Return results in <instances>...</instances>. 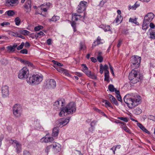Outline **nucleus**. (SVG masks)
I'll list each match as a JSON object with an SVG mask.
<instances>
[{
    "mask_svg": "<svg viewBox=\"0 0 155 155\" xmlns=\"http://www.w3.org/2000/svg\"><path fill=\"white\" fill-rule=\"evenodd\" d=\"M124 100L128 107L131 109L138 105L140 103L141 100L140 96L129 94L124 96Z\"/></svg>",
    "mask_w": 155,
    "mask_h": 155,
    "instance_id": "nucleus-1",
    "label": "nucleus"
},
{
    "mask_svg": "<svg viewBox=\"0 0 155 155\" xmlns=\"http://www.w3.org/2000/svg\"><path fill=\"white\" fill-rule=\"evenodd\" d=\"M43 76L40 74H35L29 77L26 80L28 83L31 85H35L39 84L42 81Z\"/></svg>",
    "mask_w": 155,
    "mask_h": 155,
    "instance_id": "nucleus-2",
    "label": "nucleus"
},
{
    "mask_svg": "<svg viewBox=\"0 0 155 155\" xmlns=\"http://www.w3.org/2000/svg\"><path fill=\"white\" fill-rule=\"evenodd\" d=\"M138 72L133 69L129 74V79L133 83H136L140 80V77Z\"/></svg>",
    "mask_w": 155,
    "mask_h": 155,
    "instance_id": "nucleus-3",
    "label": "nucleus"
},
{
    "mask_svg": "<svg viewBox=\"0 0 155 155\" xmlns=\"http://www.w3.org/2000/svg\"><path fill=\"white\" fill-rule=\"evenodd\" d=\"M29 69L26 67H24L19 71L18 78L22 79L25 78L27 79L28 78H29Z\"/></svg>",
    "mask_w": 155,
    "mask_h": 155,
    "instance_id": "nucleus-4",
    "label": "nucleus"
},
{
    "mask_svg": "<svg viewBox=\"0 0 155 155\" xmlns=\"http://www.w3.org/2000/svg\"><path fill=\"white\" fill-rule=\"evenodd\" d=\"M141 57L137 56H133L131 58V67L133 68H138L140 64Z\"/></svg>",
    "mask_w": 155,
    "mask_h": 155,
    "instance_id": "nucleus-5",
    "label": "nucleus"
},
{
    "mask_svg": "<svg viewBox=\"0 0 155 155\" xmlns=\"http://www.w3.org/2000/svg\"><path fill=\"white\" fill-rule=\"evenodd\" d=\"M22 109L19 104H15L13 107V112L14 115L16 117H20L22 113Z\"/></svg>",
    "mask_w": 155,
    "mask_h": 155,
    "instance_id": "nucleus-6",
    "label": "nucleus"
},
{
    "mask_svg": "<svg viewBox=\"0 0 155 155\" xmlns=\"http://www.w3.org/2000/svg\"><path fill=\"white\" fill-rule=\"evenodd\" d=\"M65 111L67 114H72L75 112L76 109L75 104L73 102L70 103L65 107Z\"/></svg>",
    "mask_w": 155,
    "mask_h": 155,
    "instance_id": "nucleus-7",
    "label": "nucleus"
},
{
    "mask_svg": "<svg viewBox=\"0 0 155 155\" xmlns=\"http://www.w3.org/2000/svg\"><path fill=\"white\" fill-rule=\"evenodd\" d=\"M64 101L62 99H58L53 104L54 108L57 110H60L64 105Z\"/></svg>",
    "mask_w": 155,
    "mask_h": 155,
    "instance_id": "nucleus-8",
    "label": "nucleus"
},
{
    "mask_svg": "<svg viewBox=\"0 0 155 155\" xmlns=\"http://www.w3.org/2000/svg\"><path fill=\"white\" fill-rule=\"evenodd\" d=\"M87 2L84 1H81L78 7L77 12L79 13H81L84 12L86 9Z\"/></svg>",
    "mask_w": 155,
    "mask_h": 155,
    "instance_id": "nucleus-9",
    "label": "nucleus"
},
{
    "mask_svg": "<svg viewBox=\"0 0 155 155\" xmlns=\"http://www.w3.org/2000/svg\"><path fill=\"white\" fill-rule=\"evenodd\" d=\"M11 143L15 147V146L16 151L17 153H19L21 152V145L18 142L15 140H10V143Z\"/></svg>",
    "mask_w": 155,
    "mask_h": 155,
    "instance_id": "nucleus-10",
    "label": "nucleus"
},
{
    "mask_svg": "<svg viewBox=\"0 0 155 155\" xmlns=\"http://www.w3.org/2000/svg\"><path fill=\"white\" fill-rule=\"evenodd\" d=\"M56 85L55 81L52 79H50L47 81L46 84V87L49 89L54 88Z\"/></svg>",
    "mask_w": 155,
    "mask_h": 155,
    "instance_id": "nucleus-11",
    "label": "nucleus"
},
{
    "mask_svg": "<svg viewBox=\"0 0 155 155\" xmlns=\"http://www.w3.org/2000/svg\"><path fill=\"white\" fill-rule=\"evenodd\" d=\"M53 150L55 153H58L60 152L61 149V145L59 143L54 142L52 144Z\"/></svg>",
    "mask_w": 155,
    "mask_h": 155,
    "instance_id": "nucleus-12",
    "label": "nucleus"
},
{
    "mask_svg": "<svg viewBox=\"0 0 155 155\" xmlns=\"http://www.w3.org/2000/svg\"><path fill=\"white\" fill-rule=\"evenodd\" d=\"M24 7L26 9L27 13H29L31 11V1L30 0H27L24 5Z\"/></svg>",
    "mask_w": 155,
    "mask_h": 155,
    "instance_id": "nucleus-13",
    "label": "nucleus"
},
{
    "mask_svg": "<svg viewBox=\"0 0 155 155\" xmlns=\"http://www.w3.org/2000/svg\"><path fill=\"white\" fill-rule=\"evenodd\" d=\"M154 17V15L152 13L150 12L147 14L144 17V20L148 22L151 21Z\"/></svg>",
    "mask_w": 155,
    "mask_h": 155,
    "instance_id": "nucleus-14",
    "label": "nucleus"
},
{
    "mask_svg": "<svg viewBox=\"0 0 155 155\" xmlns=\"http://www.w3.org/2000/svg\"><path fill=\"white\" fill-rule=\"evenodd\" d=\"M8 87L6 85H4L2 87V93L3 97L8 96Z\"/></svg>",
    "mask_w": 155,
    "mask_h": 155,
    "instance_id": "nucleus-15",
    "label": "nucleus"
},
{
    "mask_svg": "<svg viewBox=\"0 0 155 155\" xmlns=\"http://www.w3.org/2000/svg\"><path fill=\"white\" fill-rule=\"evenodd\" d=\"M69 121V119H61L59 120L58 125L60 127H63L67 124Z\"/></svg>",
    "mask_w": 155,
    "mask_h": 155,
    "instance_id": "nucleus-16",
    "label": "nucleus"
},
{
    "mask_svg": "<svg viewBox=\"0 0 155 155\" xmlns=\"http://www.w3.org/2000/svg\"><path fill=\"white\" fill-rule=\"evenodd\" d=\"M84 72L89 77L93 79H95L97 78L96 76L94 74L92 73L91 71L87 70L86 71H84Z\"/></svg>",
    "mask_w": 155,
    "mask_h": 155,
    "instance_id": "nucleus-17",
    "label": "nucleus"
},
{
    "mask_svg": "<svg viewBox=\"0 0 155 155\" xmlns=\"http://www.w3.org/2000/svg\"><path fill=\"white\" fill-rule=\"evenodd\" d=\"M99 27L103 29L105 31H109L110 33L112 32L111 31L110 28V27L109 25H101Z\"/></svg>",
    "mask_w": 155,
    "mask_h": 155,
    "instance_id": "nucleus-18",
    "label": "nucleus"
},
{
    "mask_svg": "<svg viewBox=\"0 0 155 155\" xmlns=\"http://www.w3.org/2000/svg\"><path fill=\"white\" fill-rule=\"evenodd\" d=\"M54 140L52 137H45L41 139V141L42 142L47 143L50 142H51Z\"/></svg>",
    "mask_w": 155,
    "mask_h": 155,
    "instance_id": "nucleus-19",
    "label": "nucleus"
},
{
    "mask_svg": "<svg viewBox=\"0 0 155 155\" xmlns=\"http://www.w3.org/2000/svg\"><path fill=\"white\" fill-rule=\"evenodd\" d=\"M20 61L25 65H27L32 68L34 67L33 64L32 63L26 60L21 59Z\"/></svg>",
    "mask_w": 155,
    "mask_h": 155,
    "instance_id": "nucleus-20",
    "label": "nucleus"
},
{
    "mask_svg": "<svg viewBox=\"0 0 155 155\" xmlns=\"http://www.w3.org/2000/svg\"><path fill=\"white\" fill-rule=\"evenodd\" d=\"M108 97L109 98L110 101L114 104H115L116 105H118V104L115 98L112 95L109 94Z\"/></svg>",
    "mask_w": 155,
    "mask_h": 155,
    "instance_id": "nucleus-21",
    "label": "nucleus"
},
{
    "mask_svg": "<svg viewBox=\"0 0 155 155\" xmlns=\"http://www.w3.org/2000/svg\"><path fill=\"white\" fill-rule=\"evenodd\" d=\"M73 19L78 21L79 19H80L82 18V16L76 13H73L72 15Z\"/></svg>",
    "mask_w": 155,
    "mask_h": 155,
    "instance_id": "nucleus-22",
    "label": "nucleus"
},
{
    "mask_svg": "<svg viewBox=\"0 0 155 155\" xmlns=\"http://www.w3.org/2000/svg\"><path fill=\"white\" fill-rule=\"evenodd\" d=\"M101 38L99 36H98L97 38V40L94 42L93 44L92 45V47L93 48H94L96 45H98L102 43H101Z\"/></svg>",
    "mask_w": 155,
    "mask_h": 155,
    "instance_id": "nucleus-23",
    "label": "nucleus"
},
{
    "mask_svg": "<svg viewBox=\"0 0 155 155\" xmlns=\"http://www.w3.org/2000/svg\"><path fill=\"white\" fill-rule=\"evenodd\" d=\"M59 133V129L58 127H55L53 130L52 135L54 137H57Z\"/></svg>",
    "mask_w": 155,
    "mask_h": 155,
    "instance_id": "nucleus-24",
    "label": "nucleus"
},
{
    "mask_svg": "<svg viewBox=\"0 0 155 155\" xmlns=\"http://www.w3.org/2000/svg\"><path fill=\"white\" fill-rule=\"evenodd\" d=\"M137 125L142 130L145 132L146 133L149 134V132L146 129L145 127L140 123H137Z\"/></svg>",
    "mask_w": 155,
    "mask_h": 155,
    "instance_id": "nucleus-25",
    "label": "nucleus"
},
{
    "mask_svg": "<svg viewBox=\"0 0 155 155\" xmlns=\"http://www.w3.org/2000/svg\"><path fill=\"white\" fill-rule=\"evenodd\" d=\"M150 38L153 39H155V28L153 29H149Z\"/></svg>",
    "mask_w": 155,
    "mask_h": 155,
    "instance_id": "nucleus-26",
    "label": "nucleus"
},
{
    "mask_svg": "<svg viewBox=\"0 0 155 155\" xmlns=\"http://www.w3.org/2000/svg\"><path fill=\"white\" fill-rule=\"evenodd\" d=\"M59 18L60 17L59 16L57 15H54L51 18L49 19H48V21L50 22L51 21L55 22L59 20Z\"/></svg>",
    "mask_w": 155,
    "mask_h": 155,
    "instance_id": "nucleus-27",
    "label": "nucleus"
},
{
    "mask_svg": "<svg viewBox=\"0 0 155 155\" xmlns=\"http://www.w3.org/2000/svg\"><path fill=\"white\" fill-rule=\"evenodd\" d=\"M96 121H94L91 122V127L89 129V131H91V132H92L94 130V126L96 124Z\"/></svg>",
    "mask_w": 155,
    "mask_h": 155,
    "instance_id": "nucleus-28",
    "label": "nucleus"
},
{
    "mask_svg": "<svg viewBox=\"0 0 155 155\" xmlns=\"http://www.w3.org/2000/svg\"><path fill=\"white\" fill-rule=\"evenodd\" d=\"M61 110L60 112V113H59V115L60 116L62 117L64 116H65L66 115H67V114H66V112L65 111V107L64 108H63V107L62 108V109H61Z\"/></svg>",
    "mask_w": 155,
    "mask_h": 155,
    "instance_id": "nucleus-29",
    "label": "nucleus"
},
{
    "mask_svg": "<svg viewBox=\"0 0 155 155\" xmlns=\"http://www.w3.org/2000/svg\"><path fill=\"white\" fill-rule=\"evenodd\" d=\"M103 102L104 103L106 107H110L111 108H113L111 104L107 100H104L103 101Z\"/></svg>",
    "mask_w": 155,
    "mask_h": 155,
    "instance_id": "nucleus-30",
    "label": "nucleus"
},
{
    "mask_svg": "<svg viewBox=\"0 0 155 155\" xmlns=\"http://www.w3.org/2000/svg\"><path fill=\"white\" fill-rule=\"evenodd\" d=\"M115 93L116 94V97L118 101L121 102L122 100L120 95V92L119 91H115Z\"/></svg>",
    "mask_w": 155,
    "mask_h": 155,
    "instance_id": "nucleus-31",
    "label": "nucleus"
},
{
    "mask_svg": "<svg viewBox=\"0 0 155 155\" xmlns=\"http://www.w3.org/2000/svg\"><path fill=\"white\" fill-rule=\"evenodd\" d=\"M10 6H16L18 3V0H10Z\"/></svg>",
    "mask_w": 155,
    "mask_h": 155,
    "instance_id": "nucleus-32",
    "label": "nucleus"
},
{
    "mask_svg": "<svg viewBox=\"0 0 155 155\" xmlns=\"http://www.w3.org/2000/svg\"><path fill=\"white\" fill-rule=\"evenodd\" d=\"M108 89L110 91L112 92H113L114 91L115 92V91H117L112 84H110L108 86Z\"/></svg>",
    "mask_w": 155,
    "mask_h": 155,
    "instance_id": "nucleus-33",
    "label": "nucleus"
},
{
    "mask_svg": "<svg viewBox=\"0 0 155 155\" xmlns=\"http://www.w3.org/2000/svg\"><path fill=\"white\" fill-rule=\"evenodd\" d=\"M54 67L55 68H56L58 71L61 73H63V71H64V69L62 68H61L60 67L54 66Z\"/></svg>",
    "mask_w": 155,
    "mask_h": 155,
    "instance_id": "nucleus-34",
    "label": "nucleus"
},
{
    "mask_svg": "<svg viewBox=\"0 0 155 155\" xmlns=\"http://www.w3.org/2000/svg\"><path fill=\"white\" fill-rule=\"evenodd\" d=\"M133 112L136 114H139L141 113L142 110L139 108L138 107L134 109Z\"/></svg>",
    "mask_w": 155,
    "mask_h": 155,
    "instance_id": "nucleus-35",
    "label": "nucleus"
},
{
    "mask_svg": "<svg viewBox=\"0 0 155 155\" xmlns=\"http://www.w3.org/2000/svg\"><path fill=\"white\" fill-rule=\"evenodd\" d=\"M146 22L147 21L144 20L142 26V28L143 30H146L148 28V25Z\"/></svg>",
    "mask_w": 155,
    "mask_h": 155,
    "instance_id": "nucleus-36",
    "label": "nucleus"
},
{
    "mask_svg": "<svg viewBox=\"0 0 155 155\" xmlns=\"http://www.w3.org/2000/svg\"><path fill=\"white\" fill-rule=\"evenodd\" d=\"M52 62L54 64V65H53L54 67V66H56L58 67H60L62 66L63 65L61 64L54 60H52Z\"/></svg>",
    "mask_w": 155,
    "mask_h": 155,
    "instance_id": "nucleus-37",
    "label": "nucleus"
},
{
    "mask_svg": "<svg viewBox=\"0 0 155 155\" xmlns=\"http://www.w3.org/2000/svg\"><path fill=\"white\" fill-rule=\"evenodd\" d=\"M86 49V47L85 43L81 42L80 43V50H84Z\"/></svg>",
    "mask_w": 155,
    "mask_h": 155,
    "instance_id": "nucleus-38",
    "label": "nucleus"
},
{
    "mask_svg": "<svg viewBox=\"0 0 155 155\" xmlns=\"http://www.w3.org/2000/svg\"><path fill=\"white\" fill-rule=\"evenodd\" d=\"M129 21L137 25H139V23L137 21V19L136 18L133 19L130 18L129 19Z\"/></svg>",
    "mask_w": 155,
    "mask_h": 155,
    "instance_id": "nucleus-39",
    "label": "nucleus"
},
{
    "mask_svg": "<svg viewBox=\"0 0 155 155\" xmlns=\"http://www.w3.org/2000/svg\"><path fill=\"white\" fill-rule=\"evenodd\" d=\"M71 25L74 29V31L75 32L76 31V23L74 21H72L71 22Z\"/></svg>",
    "mask_w": 155,
    "mask_h": 155,
    "instance_id": "nucleus-40",
    "label": "nucleus"
},
{
    "mask_svg": "<svg viewBox=\"0 0 155 155\" xmlns=\"http://www.w3.org/2000/svg\"><path fill=\"white\" fill-rule=\"evenodd\" d=\"M122 18L121 17V15H118L116 19V22L118 23L120 22L122 20Z\"/></svg>",
    "mask_w": 155,
    "mask_h": 155,
    "instance_id": "nucleus-41",
    "label": "nucleus"
},
{
    "mask_svg": "<svg viewBox=\"0 0 155 155\" xmlns=\"http://www.w3.org/2000/svg\"><path fill=\"white\" fill-rule=\"evenodd\" d=\"M20 32L24 35H28L30 33V32L26 30H21L20 31Z\"/></svg>",
    "mask_w": 155,
    "mask_h": 155,
    "instance_id": "nucleus-42",
    "label": "nucleus"
},
{
    "mask_svg": "<svg viewBox=\"0 0 155 155\" xmlns=\"http://www.w3.org/2000/svg\"><path fill=\"white\" fill-rule=\"evenodd\" d=\"M15 24L17 25H18L20 23L21 20L19 18L17 17L15 18Z\"/></svg>",
    "mask_w": 155,
    "mask_h": 155,
    "instance_id": "nucleus-43",
    "label": "nucleus"
},
{
    "mask_svg": "<svg viewBox=\"0 0 155 155\" xmlns=\"http://www.w3.org/2000/svg\"><path fill=\"white\" fill-rule=\"evenodd\" d=\"M120 148V145H118L116 147H113L111 149V150H113L114 153V154H115V151L116 150V148H117L118 149H119Z\"/></svg>",
    "mask_w": 155,
    "mask_h": 155,
    "instance_id": "nucleus-44",
    "label": "nucleus"
},
{
    "mask_svg": "<svg viewBox=\"0 0 155 155\" xmlns=\"http://www.w3.org/2000/svg\"><path fill=\"white\" fill-rule=\"evenodd\" d=\"M98 61L100 62H101L103 61V58L100 55H98L97 57Z\"/></svg>",
    "mask_w": 155,
    "mask_h": 155,
    "instance_id": "nucleus-45",
    "label": "nucleus"
},
{
    "mask_svg": "<svg viewBox=\"0 0 155 155\" xmlns=\"http://www.w3.org/2000/svg\"><path fill=\"white\" fill-rule=\"evenodd\" d=\"M24 45V42L21 43V44L19 46L17 47V49L18 50H19L22 49L23 48Z\"/></svg>",
    "mask_w": 155,
    "mask_h": 155,
    "instance_id": "nucleus-46",
    "label": "nucleus"
},
{
    "mask_svg": "<svg viewBox=\"0 0 155 155\" xmlns=\"http://www.w3.org/2000/svg\"><path fill=\"white\" fill-rule=\"evenodd\" d=\"M107 1V0H102L100 2V5L101 6H103L104 4Z\"/></svg>",
    "mask_w": 155,
    "mask_h": 155,
    "instance_id": "nucleus-47",
    "label": "nucleus"
},
{
    "mask_svg": "<svg viewBox=\"0 0 155 155\" xmlns=\"http://www.w3.org/2000/svg\"><path fill=\"white\" fill-rule=\"evenodd\" d=\"M100 72L101 74H102L103 73V70H104L103 69V65L101 64H100Z\"/></svg>",
    "mask_w": 155,
    "mask_h": 155,
    "instance_id": "nucleus-48",
    "label": "nucleus"
},
{
    "mask_svg": "<svg viewBox=\"0 0 155 155\" xmlns=\"http://www.w3.org/2000/svg\"><path fill=\"white\" fill-rule=\"evenodd\" d=\"M21 53L26 54L28 53V51L26 49H23L20 51Z\"/></svg>",
    "mask_w": 155,
    "mask_h": 155,
    "instance_id": "nucleus-49",
    "label": "nucleus"
},
{
    "mask_svg": "<svg viewBox=\"0 0 155 155\" xmlns=\"http://www.w3.org/2000/svg\"><path fill=\"white\" fill-rule=\"evenodd\" d=\"M44 33L42 31H40L39 32L37 33L35 35V36L36 37H38L39 36L43 35L44 34Z\"/></svg>",
    "mask_w": 155,
    "mask_h": 155,
    "instance_id": "nucleus-50",
    "label": "nucleus"
},
{
    "mask_svg": "<svg viewBox=\"0 0 155 155\" xmlns=\"http://www.w3.org/2000/svg\"><path fill=\"white\" fill-rule=\"evenodd\" d=\"M10 35L15 37H17L18 35V33L17 32H14L13 31H10Z\"/></svg>",
    "mask_w": 155,
    "mask_h": 155,
    "instance_id": "nucleus-51",
    "label": "nucleus"
},
{
    "mask_svg": "<svg viewBox=\"0 0 155 155\" xmlns=\"http://www.w3.org/2000/svg\"><path fill=\"white\" fill-rule=\"evenodd\" d=\"M109 74H104V80L107 81H109Z\"/></svg>",
    "mask_w": 155,
    "mask_h": 155,
    "instance_id": "nucleus-52",
    "label": "nucleus"
},
{
    "mask_svg": "<svg viewBox=\"0 0 155 155\" xmlns=\"http://www.w3.org/2000/svg\"><path fill=\"white\" fill-rule=\"evenodd\" d=\"M119 119L125 122H127L128 121V119L126 117H120L119 118Z\"/></svg>",
    "mask_w": 155,
    "mask_h": 155,
    "instance_id": "nucleus-53",
    "label": "nucleus"
},
{
    "mask_svg": "<svg viewBox=\"0 0 155 155\" xmlns=\"http://www.w3.org/2000/svg\"><path fill=\"white\" fill-rule=\"evenodd\" d=\"M149 26L151 28V29H154V28H155V25L152 22H151L150 23Z\"/></svg>",
    "mask_w": 155,
    "mask_h": 155,
    "instance_id": "nucleus-54",
    "label": "nucleus"
},
{
    "mask_svg": "<svg viewBox=\"0 0 155 155\" xmlns=\"http://www.w3.org/2000/svg\"><path fill=\"white\" fill-rule=\"evenodd\" d=\"M10 25V23L8 22H3L1 24V25L3 26L5 25Z\"/></svg>",
    "mask_w": 155,
    "mask_h": 155,
    "instance_id": "nucleus-55",
    "label": "nucleus"
},
{
    "mask_svg": "<svg viewBox=\"0 0 155 155\" xmlns=\"http://www.w3.org/2000/svg\"><path fill=\"white\" fill-rule=\"evenodd\" d=\"M64 71H63V73H64V74H65V75L68 76H70V74H69L68 71L64 69Z\"/></svg>",
    "mask_w": 155,
    "mask_h": 155,
    "instance_id": "nucleus-56",
    "label": "nucleus"
},
{
    "mask_svg": "<svg viewBox=\"0 0 155 155\" xmlns=\"http://www.w3.org/2000/svg\"><path fill=\"white\" fill-rule=\"evenodd\" d=\"M42 27V26H37L34 29L35 31H37L40 30Z\"/></svg>",
    "mask_w": 155,
    "mask_h": 155,
    "instance_id": "nucleus-57",
    "label": "nucleus"
},
{
    "mask_svg": "<svg viewBox=\"0 0 155 155\" xmlns=\"http://www.w3.org/2000/svg\"><path fill=\"white\" fill-rule=\"evenodd\" d=\"M51 147H52V144L49 146H47L46 148L45 151L48 153L49 151V150Z\"/></svg>",
    "mask_w": 155,
    "mask_h": 155,
    "instance_id": "nucleus-58",
    "label": "nucleus"
},
{
    "mask_svg": "<svg viewBox=\"0 0 155 155\" xmlns=\"http://www.w3.org/2000/svg\"><path fill=\"white\" fill-rule=\"evenodd\" d=\"M109 64L110 72L113 75H114V71H113V68L112 67V66L110 65V64Z\"/></svg>",
    "mask_w": 155,
    "mask_h": 155,
    "instance_id": "nucleus-59",
    "label": "nucleus"
},
{
    "mask_svg": "<svg viewBox=\"0 0 155 155\" xmlns=\"http://www.w3.org/2000/svg\"><path fill=\"white\" fill-rule=\"evenodd\" d=\"M122 41L121 40H119L118 41V43L117 45V47L118 48H119L122 44Z\"/></svg>",
    "mask_w": 155,
    "mask_h": 155,
    "instance_id": "nucleus-60",
    "label": "nucleus"
},
{
    "mask_svg": "<svg viewBox=\"0 0 155 155\" xmlns=\"http://www.w3.org/2000/svg\"><path fill=\"white\" fill-rule=\"evenodd\" d=\"M108 68V66L106 64L104 66H103V70L104 71H106V70H107Z\"/></svg>",
    "mask_w": 155,
    "mask_h": 155,
    "instance_id": "nucleus-61",
    "label": "nucleus"
},
{
    "mask_svg": "<svg viewBox=\"0 0 155 155\" xmlns=\"http://www.w3.org/2000/svg\"><path fill=\"white\" fill-rule=\"evenodd\" d=\"M51 41H52V40L51 39L49 38V39H48L47 41V44L49 45H51Z\"/></svg>",
    "mask_w": 155,
    "mask_h": 155,
    "instance_id": "nucleus-62",
    "label": "nucleus"
},
{
    "mask_svg": "<svg viewBox=\"0 0 155 155\" xmlns=\"http://www.w3.org/2000/svg\"><path fill=\"white\" fill-rule=\"evenodd\" d=\"M132 9L133 10H135V7L134 6V5L131 6L130 5L128 7V9L129 10H130V9Z\"/></svg>",
    "mask_w": 155,
    "mask_h": 155,
    "instance_id": "nucleus-63",
    "label": "nucleus"
},
{
    "mask_svg": "<svg viewBox=\"0 0 155 155\" xmlns=\"http://www.w3.org/2000/svg\"><path fill=\"white\" fill-rule=\"evenodd\" d=\"M83 66L84 67V68H83V71H86L87 70H88V68L87 67L86 65V64H83Z\"/></svg>",
    "mask_w": 155,
    "mask_h": 155,
    "instance_id": "nucleus-64",
    "label": "nucleus"
}]
</instances>
